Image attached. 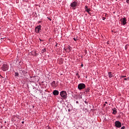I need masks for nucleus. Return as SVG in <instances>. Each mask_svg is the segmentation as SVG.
<instances>
[{"mask_svg":"<svg viewBox=\"0 0 129 129\" xmlns=\"http://www.w3.org/2000/svg\"><path fill=\"white\" fill-rule=\"evenodd\" d=\"M78 6V3L76 1H74L73 3H71L70 6L72 8L73 10H75L76 9V7Z\"/></svg>","mask_w":129,"mask_h":129,"instance_id":"obj_1","label":"nucleus"},{"mask_svg":"<svg viewBox=\"0 0 129 129\" xmlns=\"http://www.w3.org/2000/svg\"><path fill=\"white\" fill-rule=\"evenodd\" d=\"M60 95L63 98V99H66V98H67V92L65 91H62L60 93Z\"/></svg>","mask_w":129,"mask_h":129,"instance_id":"obj_2","label":"nucleus"},{"mask_svg":"<svg viewBox=\"0 0 129 129\" xmlns=\"http://www.w3.org/2000/svg\"><path fill=\"white\" fill-rule=\"evenodd\" d=\"M78 88L79 90H82L85 88V84L83 83L79 84L78 86Z\"/></svg>","mask_w":129,"mask_h":129,"instance_id":"obj_3","label":"nucleus"},{"mask_svg":"<svg viewBox=\"0 0 129 129\" xmlns=\"http://www.w3.org/2000/svg\"><path fill=\"white\" fill-rule=\"evenodd\" d=\"M115 126L118 128L121 127V122L119 121H116L115 122Z\"/></svg>","mask_w":129,"mask_h":129,"instance_id":"obj_4","label":"nucleus"},{"mask_svg":"<svg viewBox=\"0 0 129 129\" xmlns=\"http://www.w3.org/2000/svg\"><path fill=\"white\" fill-rule=\"evenodd\" d=\"M2 69L3 70V71H7L9 70V66L4 64L2 67Z\"/></svg>","mask_w":129,"mask_h":129,"instance_id":"obj_5","label":"nucleus"},{"mask_svg":"<svg viewBox=\"0 0 129 129\" xmlns=\"http://www.w3.org/2000/svg\"><path fill=\"white\" fill-rule=\"evenodd\" d=\"M42 28V26L41 25L37 26L35 28V32L37 33V34L40 33V31H41Z\"/></svg>","mask_w":129,"mask_h":129,"instance_id":"obj_6","label":"nucleus"},{"mask_svg":"<svg viewBox=\"0 0 129 129\" xmlns=\"http://www.w3.org/2000/svg\"><path fill=\"white\" fill-rule=\"evenodd\" d=\"M51 85L52 88H56L57 86H58V84H56V82L55 81H53L52 83L51 84Z\"/></svg>","mask_w":129,"mask_h":129,"instance_id":"obj_7","label":"nucleus"},{"mask_svg":"<svg viewBox=\"0 0 129 129\" xmlns=\"http://www.w3.org/2000/svg\"><path fill=\"white\" fill-rule=\"evenodd\" d=\"M121 22L122 25H123V26H124V25H125L126 24V18H122V19H121Z\"/></svg>","mask_w":129,"mask_h":129,"instance_id":"obj_8","label":"nucleus"},{"mask_svg":"<svg viewBox=\"0 0 129 129\" xmlns=\"http://www.w3.org/2000/svg\"><path fill=\"white\" fill-rule=\"evenodd\" d=\"M53 95H59V91L58 90H54L53 92Z\"/></svg>","mask_w":129,"mask_h":129,"instance_id":"obj_9","label":"nucleus"},{"mask_svg":"<svg viewBox=\"0 0 129 129\" xmlns=\"http://www.w3.org/2000/svg\"><path fill=\"white\" fill-rule=\"evenodd\" d=\"M108 76L109 77V78H111V77H112V74H111V72H109L108 73Z\"/></svg>","mask_w":129,"mask_h":129,"instance_id":"obj_10","label":"nucleus"},{"mask_svg":"<svg viewBox=\"0 0 129 129\" xmlns=\"http://www.w3.org/2000/svg\"><path fill=\"white\" fill-rule=\"evenodd\" d=\"M116 112H117V111H116V109H115V108L113 109V114H116Z\"/></svg>","mask_w":129,"mask_h":129,"instance_id":"obj_11","label":"nucleus"},{"mask_svg":"<svg viewBox=\"0 0 129 129\" xmlns=\"http://www.w3.org/2000/svg\"><path fill=\"white\" fill-rule=\"evenodd\" d=\"M86 12H87V13H88L89 14H90V9H87L86 10Z\"/></svg>","mask_w":129,"mask_h":129,"instance_id":"obj_12","label":"nucleus"},{"mask_svg":"<svg viewBox=\"0 0 129 129\" xmlns=\"http://www.w3.org/2000/svg\"><path fill=\"white\" fill-rule=\"evenodd\" d=\"M48 20H49V21H52V19L51 18H50L49 17H47Z\"/></svg>","mask_w":129,"mask_h":129,"instance_id":"obj_13","label":"nucleus"},{"mask_svg":"<svg viewBox=\"0 0 129 129\" xmlns=\"http://www.w3.org/2000/svg\"><path fill=\"white\" fill-rule=\"evenodd\" d=\"M125 127L124 126H123L122 127H121V129H125Z\"/></svg>","mask_w":129,"mask_h":129,"instance_id":"obj_14","label":"nucleus"},{"mask_svg":"<svg viewBox=\"0 0 129 129\" xmlns=\"http://www.w3.org/2000/svg\"><path fill=\"white\" fill-rule=\"evenodd\" d=\"M85 8V10H87V9H88V7H87V6H86Z\"/></svg>","mask_w":129,"mask_h":129,"instance_id":"obj_15","label":"nucleus"},{"mask_svg":"<svg viewBox=\"0 0 129 129\" xmlns=\"http://www.w3.org/2000/svg\"><path fill=\"white\" fill-rule=\"evenodd\" d=\"M126 3H127V4H129V0H126Z\"/></svg>","mask_w":129,"mask_h":129,"instance_id":"obj_16","label":"nucleus"},{"mask_svg":"<svg viewBox=\"0 0 129 129\" xmlns=\"http://www.w3.org/2000/svg\"><path fill=\"white\" fill-rule=\"evenodd\" d=\"M104 20H105V17H103V18H102V20H103V21H104Z\"/></svg>","mask_w":129,"mask_h":129,"instance_id":"obj_17","label":"nucleus"},{"mask_svg":"<svg viewBox=\"0 0 129 129\" xmlns=\"http://www.w3.org/2000/svg\"><path fill=\"white\" fill-rule=\"evenodd\" d=\"M74 41H77V39H76V38H74Z\"/></svg>","mask_w":129,"mask_h":129,"instance_id":"obj_18","label":"nucleus"},{"mask_svg":"<svg viewBox=\"0 0 129 129\" xmlns=\"http://www.w3.org/2000/svg\"><path fill=\"white\" fill-rule=\"evenodd\" d=\"M125 49H127V46L126 45H125Z\"/></svg>","mask_w":129,"mask_h":129,"instance_id":"obj_19","label":"nucleus"},{"mask_svg":"<svg viewBox=\"0 0 129 129\" xmlns=\"http://www.w3.org/2000/svg\"><path fill=\"white\" fill-rule=\"evenodd\" d=\"M121 77H122V78L126 77V76H122Z\"/></svg>","mask_w":129,"mask_h":129,"instance_id":"obj_20","label":"nucleus"},{"mask_svg":"<svg viewBox=\"0 0 129 129\" xmlns=\"http://www.w3.org/2000/svg\"><path fill=\"white\" fill-rule=\"evenodd\" d=\"M76 103H79V102H78V101H76Z\"/></svg>","mask_w":129,"mask_h":129,"instance_id":"obj_21","label":"nucleus"},{"mask_svg":"<svg viewBox=\"0 0 129 129\" xmlns=\"http://www.w3.org/2000/svg\"><path fill=\"white\" fill-rule=\"evenodd\" d=\"M81 67H83V64H81Z\"/></svg>","mask_w":129,"mask_h":129,"instance_id":"obj_22","label":"nucleus"},{"mask_svg":"<svg viewBox=\"0 0 129 129\" xmlns=\"http://www.w3.org/2000/svg\"><path fill=\"white\" fill-rule=\"evenodd\" d=\"M124 80H127V78H125Z\"/></svg>","mask_w":129,"mask_h":129,"instance_id":"obj_23","label":"nucleus"},{"mask_svg":"<svg viewBox=\"0 0 129 129\" xmlns=\"http://www.w3.org/2000/svg\"><path fill=\"white\" fill-rule=\"evenodd\" d=\"M41 23V21L38 22V24H40Z\"/></svg>","mask_w":129,"mask_h":129,"instance_id":"obj_24","label":"nucleus"},{"mask_svg":"<svg viewBox=\"0 0 129 129\" xmlns=\"http://www.w3.org/2000/svg\"><path fill=\"white\" fill-rule=\"evenodd\" d=\"M25 123L24 121H22V123Z\"/></svg>","mask_w":129,"mask_h":129,"instance_id":"obj_25","label":"nucleus"},{"mask_svg":"<svg viewBox=\"0 0 129 129\" xmlns=\"http://www.w3.org/2000/svg\"><path fill=\"white\" fill-rule=\"evenodd\" d=\"M18 74H16L17 76H18Z\"/></svg>","mask_w":129,"mask_h":129,"instance_id":"obj_26","label":"nucleus"},{"mask_svg":"<svg viewBox=\"0 0 129 129\" xmlns=\"http://www.w3.org/2000/svg\"><path fill=\"white\" fill-rule=\"evenodd\" d=\"M40 41H42V40L40 39Z\"/></svg>","mask_w":129,"mask_h":129,"instance_id":"obj_27","label":"nucleus"},{"mask_svg":"<svg viewBox=\"0 0 129 129\" xmlns=\"http://www.w3.org/2000/svg\"><path fill=\"white\" fill-rule=\"evenodd\" d=\"M105 103H107V102H106Z\"/></svg>","mask_w":129,"mask_h":129,"instance_id":"obj_28","label":"nucleus"},{"mask_svg":"<svg viewBox=\"0 0 129 129\" xmlns=\"http://www.w3.org/2000/svg\"><path fill=\"white\" fill-rule=\"evenodd\" d=\"M69 111H70V110H69Z\"/></svg>","mask_w":129,"mask_h":129,"instance_id":"obj_29","label":"nucleus"}]
</instances>
